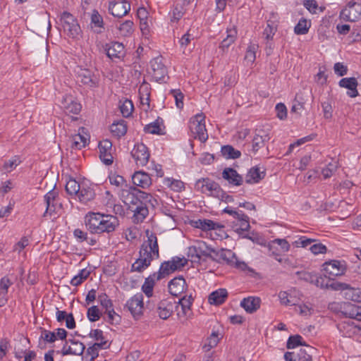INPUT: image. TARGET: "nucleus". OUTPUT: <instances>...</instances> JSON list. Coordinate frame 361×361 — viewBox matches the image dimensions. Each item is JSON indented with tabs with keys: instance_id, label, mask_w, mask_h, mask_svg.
<instances>
[{
	"instance_id": "nucleus-63",
	"label": "nucleus",
	"mask_w": 361,
	"mask_h": 361,
	"mask_svg": "<svg viewBox=\"0 0 361 361\" xmlns=\"http://www.w3.org/2000/svg\"><path fill=\"white\" fill-rule=\"evenodd\" d=\"M337 163H329L325 168L322 171V174L324 178H330L337 169Z\"/></svg>"
},
{
	"instance_id": "nucleus-13",
	"label": "nucleus",
	"mask_w": 361,
	"mask_h": 361,
	"mask_svg": "<svg viewBox=\"0 0 361 361\" xmlns=\"http://www.w3.org/2000/svg\"><path fill=\"white\" fill-rule=\"evenodd\" d=\"M131 155L137 166H144L148 161L150 157L148 148L143 143H137L131 151Z\"/></svg>"
},
{
	"instance_id": "nucleus-23",
	"label": "nucleus",
	"mask_w": 361,
	"mask_h": 361,
	"mask_svg": "<svg viewBox=\"0 0 361 361\" xmlns=\"http://www.w3.org/2000/svg\"><path fill=\"white\" fill-rule=\"evenodd\" d=\"M222 178L226 180L229 184L240 186L243 183V178L236 170L231 167L225 168L222 172Z\"/></svg>"
},
{
	"instance_id": "nucleus-47",
	"label": "nucleus",
	"mask_w": 361,
	"mask_h": 361,
	"mask_svg": "<svg viewBox=\"0 0 361 361\" xmlns=\"http://www.w3.org/2000/svg\"><path fill=\"white\" fill-rule=\"evenodd\" d=\"M81 183H79L73 178H70L66 184V191L70 195L76 196L80 188Z\"/></svg>"
},
{
	"instance_id": "nucleus-37",
	"label": "nucleus",
	"mask_w": 361,
	"mask_h": 361,
	"mask_svg": "<svg viewBox=\"0 0 361 361\" xmlns=\"http://www.w3.org/2000/svg\"><path fill=\"white\" fill-rule=\"evenodd\" d=\"M157 280V275L154 273L145 279V283L142 286V291L149 298L152 295L153 288Z\"/></svg>"
},
{
	"instance_id": "nucleus-1",
	"label": "nucleus",
	"mask_w": 361,
	"mask_h": 361,
	"mask_svg": "<svg viewBox=\"0 0 361 361\" xmlns=\"http://www.w3.org/2000/svg\"><path fill=\"white\" fill-rule=\"evenodd\" d=\"M120 197L127 206L128 210L133 213V221L141 223L149 214L148 206L154 207L157 202L150 194L142 191L135 187L121 189Z\"/></svg>"
},
{
	"instance_id": "nucleus-9",
	"label": "nucleus",
	"mask_w": 361,
	"mask_h": 361,
	"mask_svg": "<svg viewBox=\"0 0 361 361\" xmlns=\"http://www.w3.org/2000/svg\"><path fill=\"white\" fill-rule=\"evenodd\" d=\"M195 190L214 197L218 195V192H221L219 184L209 178L198 179L195 183Z\"/></svg>"
},
{
	"instance_id": "nucleus-54",
	"label": "nucleus",
	"mask_w": 361,
	"mask_h": 361,
	"mask_svg": "<svg viewBox=\"0 0 361 361\" xmlns=\"http://www.w3.org/2000/svg\"><path fill=\"white\" fill-rule=\"evenodd\" d=\"M87 317L92 322L98 321L101 317V312L98 307L94 305L88 308Z\"/></svg>"
},
{
	"instance_id": "nucleus-8",
	"label": "nucleus",
	"mask_w": 361,
	"mask_h": 361,
	"mask_svg": "<svg viewBox=\"0 0 361 361\" xmlns=\"http://www.w3.org/2000/svg\"><path fill=\"white\" fill-rule=\"evenodd\" d=\"M339 18L343 21H358L361 18V2L350 1L340 11Z\"/></svg>"
},
{
	"instance_id": "nucleus-64",
	"label": "nucleus",
	"mask_w": 361,
	"mask_h": 361,
	"mask_svg": "<svg viewBox=\"0 0 361 361\" xmlns=\"http://www.w3.org/2000/svg\"><path fill=\"white\" fill-rule=\"evenodd\" d=\"M40 338L43 339L44 341L51 343H54L56 340V333L54 331H51L47 329H42L41 332Z\"/></svg>"
},
{
	"instance_id": "nucleus-57",
	"label": "nucleus",
	"mask_w": 361,
	"mask_h": 361,
	"mask_svg": "<svg viewBox=\"0 0 361 361\" xmlns=\"http://www.w3.org/2000/svg\"><path fill=\"white\" fill-rule=\"evenodd\" d=\"M109 181L111 185L116 187H121L123 188H128L126 181L123 176L119 175H112L109 176Z\"/></svg>"
},
{
	"instance_id": "nucleus-25",
	"label": "nucleus",
	"mask_w": 361,
	"mask_h": 361,
	"mask_svg": "<svg viewBox=\"0 0 361 361\" xmlns=\"http://www.w3.org/2000/svg\"><path fill=\"white\" fill-rule=\"evenodd\" d=\"M261 299L259 297L249 296L243 298L240 302V306L246 312L252 314L259 309Z\"/></svg>"
},
{
	"instance_id": "nucleus-45",
	"label": "nucleus",
	"mask_w": 361,
	"mask_h": 361,
	"mask_svg": "<svg viewBox=\"0 0 361 361\" xmlns=\"http://www.w3.org/2000/svg\"><path fill=\"white\" fill-rule=\"evenodd\" d=\"M305 346V348L300 349L297 354L298 361H312V353L314 351V348L308 345Z\"/></svg>"
},
{
	"instance_id": "nucleus-5",
	"label": "nucleus",
	"mask_w": 361,
	"mask_h": 361,
	"mask_svg": "<svg viewBox=\"0 0 361 361\" xmlns=\"http://www.w3.org/2000/svg\"><path fill=\"white\" fill-rule=\"evenodd\" d=\"M60 23L64 32L73 39L78 38L81 32V28L78 20L68 11H63L60 16Z\"/></svg>"
},
{
	"instance_id": "nucleus-48",
	"label": "nucleus",
	"mask_w": 361,
	"mask_h": 361,
	"mask_svg": "<svg viewBox=\"0 0 361 361\" xmlns=\"http://www.w3.org/2000/svg\"><path fill=\"white\" fill-rule=\"evenodd\" d=\"M295 274L296 275L298 276V279L301 281H304L305 282L314 284H317V283L319 282L317 276L315 274H313L312 273L302 271H297Z\"/></svg>"
},
{
	"instance_id": "nucleus-7",
	"label": "nucleus",
	"mask_w": 361,
	"mask_h": 361,
	"mask_svg": "<svg viewBox=\"0 0 361 361\" xmlns=\"http://www.w3.org/2000/svg\"><path fill=\"white\" fill-rule=\"evenodd\" d=\"M76 81L80 85L94 89L99 85V78L91 70L79 67L76 71Z\"/></svg>"
},
{
	"instance_id": "nucleus-40",
	"label": "nucleus",
	"mask_w": 361,
	"mask_h": 361,
	"mask_svg": "<svg viewBox=\"0 0 361 361\" xmlns=\"http://www.w3.org/2000/svg\"><path fill=\"white\" fill-rule=\"evenodd\" d=\"M339 329L341 331H345V334L348 337H351L355 334H358L361 331V329L355 325L353 322H344L342 324H339Z\"/></svg>"
},
{
	"instance_id": "nucleus-4",
	"label": "nucleus",
	"mask_w": 361,
	"mask_h": 361,
	"mask_svg": "<svg viewBox=\"0 0 361 361\" xmlns=\"http://www.w3.org/2000/svg\"><path fill=\"white\" fill-rule=\"evenodd\" d=\"M214 255V261L219 263H226L229 266L234 267L242 270L245 269L247 264L243 262H239L235 254L231 250L221 249L216 250L212 247H207Z\"/></svg>"
},
{
	"instance_id": "nucleus-50",
	"label": "nucleus",
	"mask_w": 361,
	"mask_h": 361,
	"mask_svg": "<svg viewBox=\"0 0 361 361\" xmlns=\"http://www.w3.org/2000/svg\"><path fill=\"white\" fill-rule=\"evenodd\" d=\"M346 298L356 302H361V288H350L347 289Z\"/></svg>"
},
{
	"instance_id": "nucleus-24",
	"label": "nucleus",
	"mask_w": 361,
	"mask_h": 361,
	"mask_svg": "<svg viewBox=\"0 0 361 361\" xmlns=\"http://www.w3.org/2000/svg\"><path fill=\"white\" fill-rule=\"evenodd\" d=\"M227 36L222 40L219 46V49L221 52V55H224L228 51L230 46L235 42L237 39V29L235 26L226 30Z\"/></svg>"
},
{
	"instance_id": "nucleus-33",
	"label": "nucleus",
	"mask_w": 361,
	"mask_h": 361,
	"mask_svg": "<svg viewBox=\"0 0 361 361\" xmlns=\"http://www.w3.org/2000/svg\"><path fill=\"white\" fill-rule=\"evenodd\" d=\"M110 130L113 135L117 138L125 135L127 132L126 122L123 120L114 122L110 126Z\"/></svg>"
},
{
	"instance_id": "nucleus-49",
	"label": "nucleus",
	"mask_w": 361,
	"mask_h": 361,
	"mask_svg": "<svg viewBox=\"0 0 361 361\" xmlns=\"http://www.w3.org/2000/svg\"><path fill=\"white\" fill-rule=\"evenodd\" d=\"M305 343L303 342V338L300 335L296 334L290 336L287 341L286 347L288 349H293L299 345H305Z\"/></svg>"
},
{
	"instance_id": "nucleus-20",
	"label": "nucleus",
	"mask_w": 361,
	"mask_h": 361,
	"mask_svg": "<svg viewBox=\"0 0 361 361\" xmlns=\"http://www.w3.org/2000/svg\"><path fill=\"white\" fill-rule=\"evenodd\" d=\"M61 108L66 114H78L81 111V104L73 96L66 95L61 101Z\"/></svg>"
},
{
	"instance_id": "nucleus-29",
	"label": "nucleus",
	"mask_w": 361,
	"mask_h": 361,
	"mask_svg": "<svg viewBox=\"0 0 361 361\" xmlns=\"http://www.w3.org/2000/svg\"><path fill=\"white\" fill-rule=\"evenodd\" d=\"M195 226L202 231L218 230L221 231L224 226L210 219H198L194 222Z\"/></svg>"
},
{
	"instance_id": "nucleus-38",
	"label": "nucleus",
	"mask_w": 361,
	"mask_h": 361,
	"mask_svg": "<svg viewBox=\"0 0 361 361\" xmlns=\"http://www.w3.org/2000/svg\"><path fill=\"white\" fill-rule=\"evenodd\" d=\"M71 147L75 149H81L87 145V139L79 132L71 138Z\"/></svg>"
},
{
	"instance_id": "nucleus-61",
	"label": "nucleus",
	"mask_w": 361,
	"mask_h": 361,
	"mask_svg": "<svg viewBox=\"0 0 361 361\" xmlns=\"http://www.w3.org/2000/svg\"><path fill=\"white\" fill-rule=\"evenodd\" d=\"M107 314V322L111 324H118L121 320V317L114 311L113 308L105 311Z\"/></svg>"
},
{
	"instance_id": "nucleus-52",
	"label": "nucleus",
	"mask_w": 361,
	"mask_h": 361,
	"mask_svg": "<svg viewBox=\"0 0 361 361\" xmlns=\"http://www.w3.org/2000/svg\"><path fill=\"white\" fill-rule=\"evenodd\" d=\"M120 110L123 117H129L133 110V102L129 99H126L120 106Z\"/></svg>"
},
{
	"instance_id": "nucleus-36",
	"label": "nucleus",
	"mask_w": 361,
	"mask_h": 361,
	"mask_svg": "<svg viewBox=\"0 0 361 361\" xmlns=\"http://www.w3.org/2000/svg\"><path fill=\"white\" fill-rule=\"evenodd\" d=\"M150 89V85L144 80L139 88L140 99L142 104L149 105Z\"/></svg>"
},
{
	"instance_id": "nucleus-2",
	"label": "nucleus",
	"mask_w": 361,
	"mask_h": 361,
	"mask_svg": "<svg viewBox=\"0 0 361 361\" xmlns=\"http://www.w3.org/2000/svg\"><path fill=\"white\" fill-rule=\"evenodd\" d=\"M147 239L140 246L139 257L132 264L130 271L141 273L147 269L153 260L159 258V248L155 233L146 231Z\"/></svg>"
},
{
	"instance_id": "nucleus-31",
	"label": "nucleus",
	"mask_w": 361,
	"mask_h": 361,
	"mask_svg": "<svg viewBox=\"0 0 361 361\" xmlns=\"http://www.w3.org/2000/svg\"><path fill=\"white\" fill-rule=\"evenodd\" d=\"M194 298L192 294L188 295H184L178 300L176 303L178 305V309L180 307L181 313L180 315L187 317L191 313V307L192 305Z\"/></svg>"
},
{
	"instance_id": "nucleus-39",
	"label": "nucleus",
	"mask_w": 361,
	"mask_h": 361,
	"mask_svg": "<svg viewBox=\"0 0 361 361\" xmlns=\"http://www.w3.org/2000/svg\"><path fill=\"white\" fill-rule=\"evenodd\" d=\"M221 152L222 156L227 159H235L241 156V152L239 150L235 149L233 146L229 145L221 147Z\"/></svg>"
},
{
	"instance_id": "nucleus-51",
	"label": "nucleus",
	"mask_w": 361,
	"mask_h": 361,
	"mask_svg": "<svg viewBox=\"0 0 361 361\" xmlns=\"http://www.w3.org/2000/svg\"><path fill=\"white\" fill-rule=\"evenodd\" d=\"M169 262L173 267V269H175V271H177L180 270L188 264V259L184 257H180L176 256L172 257L171 260H169Z\"/></svg>"
},
{
	"instance_id": "nucleus-53",
	"label": "nucleus",
	"mask_w": 361,
	"mask_h": 361,
	"mask_svg": "<svg viewBox=\"0 0 361 361\" xmlns=\"http://www.w3.org/2000/svg\"><path fill=\"white\" fill-rule=\"evenodd\" d=\"M310 26H307V21L301 18L294 27V32L297 35H305L308 32Z\"/></svg>"
},
{
	"instance_id": "nucleus-18",
	"label": "nucleus",
	"mask_w": 361,
	"mask_h": 361,
	"mask_svg": "<svg viewBox=\"0 0 361 361\" xmlns=\"http://www.w3.org/2000/svg\"><path fill=\"white\" fill-rule=\"evenodd\" d=\"M187 288L186 281L182 276L173 278L168 283L169 293L176 297L184 293Z\"/></svg>"
},
{
	"instance_id": "nucleus-6",
	"label": "nucleus",
	"mask_w": 361,
	"mask_h": 361,
	"mask_svg": "<svg viewBox=\"0 0 361 361\" xmlns=\"http://www.w3.org/2000/svg\"><path fill=\"white\" fill-rule=\"evenodd\" d=\"M189 128L195 138L204 142L208 139V134L205 126V116L203 114H197L192 117L189 121Z\"/></svg>"
},
{
	"instance_id": "nucleus-60",
	"label": "nucleus",
	"mask_w": 361,
	"mask_h": 361,
	"mask_svg": "<svg viewBox=\"0 0 361 361\" xmlns=\"http://www.w3.org/2000/svg\"><path fill=\"white\" fill-rule=\"evenodd\" d=\"M118 28L123 36H128L133 31V23L131 20H126L120 25Z\"/></svg>"
},
{
	"instance_id": "nucleus-16",
	"label": "nucleus",
	"mask_w": 361,
	"mask_h": 361,
	"mask_svg": "<svg viewBox=\"0 0 361 361\" xmlns=\"http://www.w3.org/2000/svg\"><path fill=\"white\" fill-rule=\"evenodd\" d=\"M99 158L102 161L106 166L111 165L114 161L112 155V142L105 139L99 142Z\"/></svg>"
},
{
	"instance_id": "nucleus-15",
	"label": "nucleus",
	"mask_w": 361,
	"mask_h": 361,
	"mask_svg": "<svg viewBox=\"0 0 361 361\" xmlns=\"http://www.w3.org/2000/svg\"><path fill=\"white\" fill-rule=\"evenodd\" d=\"M175 310L178 311V315L180 316V312L178 311V305L176 303V301L172 302L169 300H163L159 302L157 312L161 319H167Z\"/></svg>"
},
{
	"instance_id": "nucleus-21",
	"label": "nucleus",
	"mask_w": 361,
	"mask_h": 361,
	"mask_svg": "<svg viewBox=\"0 0 361 361\" xmlns=\"http://www.w3.org/2000/svg\"><path fill=\"white\" fill-rule=\"evenodd\" d=\"M342 314L345 317L355 319L361 322V307L348 302H343L342 305Z\"/></svg>"
},
{
	"instance_id": "nucleus-12",
	"label": "nucleus",
	"mask_w": 361,
	"mask_h": 361,
	"mask_svg": "<svg viewBox=\"0 0 361 361\" xmlns=\"http://www.w3.org/2000/svg\"><path fill=\"white\" fill-rule=\"evenodd\" d=\"M125 307L128 308L132 316L137 319L143 314L144 303L142 293H137L126 302Z\"/></svg>"
},
{
	"instance_id": "nucleus-17",
	"label": "nucleus",
	"mask_w": 361,
	"mask_h": 361,
	"mask_svg": "<svg viewBox=\"0 0 361 361\" xmlns=\"http://www.w3.org/2000/svg\"><path fill=\"white\" fill-rule=\"evenodd\" d=\"M58 193L54 190L49 191L44 196V200L46 203L47 207L43 216L47 215H52L54 213H56L57 209L61 207V204L58 202Z\"/></svg>"
},
{
	"instance_id": "nucleus-11",
	"label": "nucleus",
	"mask_w": 361,
	"mask_h": 361,
	"mask_svg": "<svg viewBox=\"0 0 361 361\" xmlns=\"http://www.w3.org/2000/svg\"><path fill=\"white\" fill-rule=\"evenodd\" d=\"M151 71L149 73L152 75V78L156 82H164L167 76V68L164 64L163 58L158 56L150 61Z\"/></svg>"
},
{
	"instance_id": "nucleus-55",
	"label": "nucleus",
	"mask_w": 361,
	"mask_h": 361,
	"mask_svg": "<svg viewBox=\"0 0 361 361\" xmlns=\"http://www.w3.org/2000/svg\"><path fill=\"white\" fill-rule=\"evenodd\" d=\"M185 11L182 5L176 4L172 11L171 20L178 22L184 15Z\"/></svg>"
},
{
	"instance_id": "nucleus-46",
	"label": "nucleus",
	"mask_w": 361,
	"mask_h": 361,
	"mask_svg": "<svg viewBox=\"0 0 361 361\" xmlns=\"http://www.w3.org/2000/svg\"><path fill=\"white\" fill-rule=\"evenodd\" d=\"M106 347L107 342L95 343L87 348V355L90 357V360H92L98 357L99 348H106Z\"/></svg>"
},
{
	"instance_id": "nucleus-41",
	"label": "nucleus",
	"mask_w": 361,
	"mask_h": 361,
	"mask_svg": "<svg viewBox=\"0 0 361 361\" xmlns=\"http://www.w3.org/2000/svg\"><path fill=\"white\" fill-rule=\"evenodd\" d=\"M174 271H176L173 269L171 264L169 261H166L161 263L159 271L157 272H154V274L157 275V280L159 281Z\"/></svg>"
},
{
	"instance_id": "nucleus-22",
	"label": "nucleus",
	"mask_w": 361,
	"mask_h": 361,
	"mask_svg": "<svg viewBox=\"0 0 361 361\" xmlns=\"http://www.w3.org/2000/svg\"><path fill=\"white\" fill-rule=\"evenodd\" d=\"M271 137L267 131L263 129H257L252 140V151L257 152L259 149L264 147L265 143L270 140Z\"/></svg>"
},
{
	"instance_id": "nucleus-10",
	"label": "nucleus",
	"mask_w": 361,
	"mask_h": 361,
	"mask_svg": "<svg viewBox=\"0 0 361 361\" xmlns=\"http://www.w3.org/2000/svg\"><path fill=\"white\" fill-rule=\"evenodd\" d=\"M325 276L331 279L343 275L347 269L346 262L343 260H331L323 264Z\"/></svg>"
},
{
	"instance_id": "nucleus-27",
	"label": "nucleus",
	"mask_w": 361,
	"mask_h": 361,
	"mask_svg": "<svg viewBox=\"0 0 361 361\" xmlns=\"http://www.w3.org/2000/svg\"><path fill=\"white\" fill-rule=\"evenodd\" d=\"M339 86L348 89V95L350 97H355L358 95L357 87L358 85L357 79L354 77L342 78L339 82Z\"/></svg>"
},
{
	"instance_id": "nucleus-43",
	"label": "nucleus",
	"mask_w": 361,
	"mask_h": 361,
	"mask_svg": "<svg viewBox=\"0 0 361 361\" xmlns=\"http://www.w3.org/2000/svg\"><path fill=\"white\" fill-rule=\"evenodd\" d=\"M276 31L277 25L274 22L268 20L267 26L263 31V36L265 40H267V43L273 39Z\"/></svg>"
},
{
	"instance_id": "nucleus-3",
	"label": "nucleus",
	"mask_w": 361,
	"mask_h": 361,
	"mask_svg": "<svg viewBox=\"0 0 361 361\" xmlns=\"http://www.w3.org/2000/svg\"><path fill=\"white\" fill-rule=\"evenodd\" d=\"M85 224L91 233L101 234L114 232L119 226V221L114 215L89 213L85 218Z\"/></svg>"
},
{
	"instance_id": "nucleus-56",
	"label": "nucleus",
	"mask_w": 361,
	"mask_h": 361,
	"mask_svg": "<svg viewBox=\"0 0 361 361\" xmlns=\"http://www.w3.org/2000/svg\"><path fill=\"white\" fill-rule=\"evenodd\" d=\"M21 163V161L18 156H14L11 159L6 161L3 165V169L10 172L15 169L17 166Z\"/></svg>"
},
{
	"instance_id": "nucleus-32",
	"label": "nucleus",
	"mask_w": 361,
	"mask_h": 361,
	"mask_svg": "<svg viewBox=\"0 0 361 361\" xmlns=\"http://www.w3.org/2000/svg\"><path fill=\"white\" fill-rule=\"evenodd\" d=\"M228 297V292L225 288H219L213 291L209 295L208 300L211 305H219L223 304Z\"/></svg>"
},
{
	"instance_id": "nucleus-59",
	"label": "nucleus",
	"mask_w": 361,
	"mask_h": 361,
	"mask_svg": "<svg viewBox=\"0 0 361 361\" xmlns=\"http://www.w3.org/2000/svg\"><path fill=\"white\" fill-rule=\"evenodd\" d=\"M68 341L71 343V346L73 349V355H80L82 354L85 349V345L82 343L75 340H68Z\"/></svg>"
},
{
	"instance_id": "nucleus-30",
	"label": "nucleus",
	"mask_w": 361,
	"mask_h": 361,
	"mask_svg": "<svg viewBox=\"0 0 361 361\" xmlns=\"http://www.w3.org/2000/svg\"><path fill=\"white\" fill-rule=\"evenodd\" d=\"M134 185L146 188L152 184V179L148 173L144 171H136L132 177Z\"/></svg>"
},
{
	"instance_id": "nucleus-58",
	"label": "nucleus",
	"mask_w": 361,
	"mask_h": 361,
	"mask_svg": "<svg viewBox=\"0 0 361 361\" xmlns=\"http://www.w3.org/2000/svg\"><path fill=\"white\" fill-rule=\"evenodd\" d=\"M258 46L256 44H250L247 48L245 56V59L250 63H253L256 59V51Z\"/></svg>"
},
{
	"instance_id": "nucleus-34",
	"label": "nucleus",
	"mask_w": 361,
	"mask_h": 361,
	"mask_svg": "<svg viewBox=\"0 0 361 361\" xmlns=\"http://www.w3.org/2000/svg\"><path fill=\"white\" fill-rule=\"evenodd\" d=\"M163 121L161 118H158L154 122L147 124L144 128V131L146 133L156 134V135H164V129L161 128V124Z\"/></svg>"
},
{
	"instance_id": "nucleus-44",
	"label": "nucleus",
	"mask_w": 361,
	"mask_h": 361,
	"mask_svg": "<svg viewBox=\"0 0 361 361\" xmlns=\"http://www.w3.org/2000/svg\"><path fill=\"white\" fill-rule=\"evenodd\" d=\"M276 245L280 246L281 252H286L290 250V245L286 239L276 238L269 243L267 247L269 250L276 248Z\"/></svg>"
},
{
	"instance_id": "nucleus-62",
	"label": "nucleus",
	"mask_w": 361,
	"mask_h": 361,
	"mask_svg": "<svg viewBox=\"0 0 361 361\" xmlns=\"http://www.w3.org/2000/svg\"><path fill=\"white\" fill-rule=\"evenodd\" d=\"M13 284L12 281L4 276L0 280V295L6 296L8 293V288Z\"/></svg>"
},
{
	"instance_id": "nucleus-42",
	"label": "nucleus",
	"mask_w": 361,
	"mask_h": 361,
	"mask_svg": "<svg viewBox=\"0 0 361 361\" xmlns=\"http://www.w3.org/2000/svg\"><path fill=\"white\" fill-rule=\"evenodd\" d=\"M235 220L237 221L235 226H238V227L235 228L236 231H246L249 230L250 227L249 223V217L242 211H240L239 216L236 218Z\"/></svg>"
},
{
	"instance_id": "nucleus-35",
	"label": "nucleus",
	"mask_w": 361,
	"mask_h": 361,
	"mask_svg": "<svg viewBox=\"0 0 361 361\" xmlns=\"http://www.w3.org/2000/svg\"><path fill=\"white\" fill-rule=\"evenodd\" d=\"M264 176V173L261 172L259 168L255 166L251 168L247 176L245 181L247 183H258L259 182Z\"/></svg>"
},
{
	"instance_id": "nucleus-14",
	"label": "nucleus",
	"mask_w": 361,
	"mask_h": 361,
	"mask_svg": "<svg viewBox=\"0 0 361 361\" xmlns=\"http://www.w3.org/2000/svg\"><path fill=\"white\" fill-rule=\"evenodd\" d=\"M130 10V4L126 0H112L109 4V13L116 18H122Z\"/></svg>"
},
{
	"instance_id": "nucleus-28",
	"label": "nucleus",
	"mask_w": 361,
	"mask_h": 361,
	"mask_svg": "<svg viewBox=\"0 0 361 361\" xmlns=\"http://www.w3.org/2000/svg\"><path fill=\"white\" fill-rule=\"evenodd\" d=\"M90 27L97 34L102 33L104 30L103 18L95 9L92 11L90 16Z\"/></svg>"
},
{
	"instance_id": "nucleus-19",
	"label": "nucleus",
	"mask_w": 361,
	"mask_h": 361,
	"mask_svg": "<svg viewBox=\"0 0 361 361\" xmlns=\"http://www.w3.org/2000/svg\"><path fill=\"white\" fill-rule=\"evenodd\" d=\"M107 56L111 59H121L125 56V47L118 42H111L104 47Z\"/></svg>"
},
{
	"instance_id": "nucleus-26",
	"label": "nucleus",
	"mask_w": 361,
	"mask_h": 361,
	"mask_svg": "<svg viewBox=\"0 0 361 361\" xmlns=\"http://www.w3.org/2000/svg\"><path fill=\"white\" fill-rule=\"evenodd\" d=\"M76 197L80 202L87 204L94 199L95 192L91 186L82 183Z\"/></svg>"
}]
</instances>
